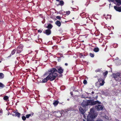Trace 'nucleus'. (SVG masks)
<instances>
[{"mask_svg":"<svg viewBox=\"0 0 121 121\" xmlns=\"http://www.w3.org/2000/svg\"><path fill=\"white\" fill-rule=\"evenodd\" d=\"M49 79L47 76L43 80V82L44 83L46 82Z\"/></svg>","mask_w":121,"mask_h":121,"instance_id":"obj_14","label":"nucleus"},{"mask_svg":"<svg viewBox=\"0 0 121 121\" xmlns=\"http://www.w3.org/2000/svg\"><path fill=\"white\" fill-rule=\"evenodd\" d=\"M97 114L94 111L93 108H91L90 109V113L88 115L87 119H90L92 120V119L94 118L97 116Z\"/></svg>","mask_w":121,"mask_h":121,"instance_id":"obj_3","label":"nucleus"},{"mask_svg":"<svg viewBox=\"0 0 121 121\" xmlns=\"http://www.w3.org/2000/svg\"><path fill=\"white\" fill-rule=\"evenodd\" d=\"M22 46H19L18 47L17 49V53H20L22 50Z\"/></svg>","mask_w":121,"mask_h":121,"instance_id":"obj_9","label":"nucleus"},{"mask_svg":"<svg viewBox=\"0 0 121 121\" xmlns=\"http://www.w3.org/2000/svg\"><path fill=\"white\" fill-rule=\"evenodd\" d=\"M98 97V96H97L96 97L97 98Z\"/></svg>","mask_w":121,"mask_h":121,"instance_id":"obj_47","label":"nucleus"},{"mask_svg":"<svg viewBox=\"0 0 121 121\" xmlns=\"http://www.w3.org/2000/svg\"><path fill=\"white\" fill-rule=\"evenodd\" d=\"M33 113H32V115H33Z\"/></svg>","mask_w":121,"mask_h":121,"instance_id":"obj_46","label":"nucleus"},{"mask_svg":"<svg viewBox=\"0 0 121 121\" xmlns=\"http://www.w3.org/2000/svg\"><path fill=\"white\" fill-rule=\"evenodd\" d=\"M83 121H85V120L84 119H83Z\"/></svg>","mask_w":121,"mask_h":121,"instance_id":"obj_44","label":"nucleus"},{"mask_svg":"<svg viewBox=\"0 0 121 121\" xmlns=\"http://www.w3.org/2000/svg\"><path fill=\"white\" fill-rule=\"evenodd\" d=\"M61 116V114L60 112H57L56 114V116L57 117H60Z\"/></svg>","mask_w":121,"mask_h":121,"instance_id":"obj_18","label":"nucleus"},{"mask_svg":"<svg viewBox=\"0 0 121 121\" xmlns=\"http://www.w3.org/2000/svg\"><path fill=\"white\" fill-rule=\"evenodd\" d=\"M57 70L58 72L60 74L62 73L63 71V69L61 67H58L57 68Z\"/></svg>","mask_w":121,"mask_h":121,"instance_id":"obj_8","label":"nucleus"},{"mask_svg":"<svg viewBox=\"0 0 121 121\" xmlns=\"http://www.w3.org/2000/svg\"><path fill=\"white\" fill-rule=\"evenodd\" d=\"M57 70L55 68H53L48 70L49 75L47 76L49 79L50 81H52L55 80L57 74L55 72H56Z\"/></svg>","mask_w":121,"mask_h":121,"instance_id":"obj_1","label":"nucleus"},{"mask_svg":"<svg viewBox=\"0 0 121 121\" xmlns=\"http://www.w3.org/2000/svg\"><path fill=\"white\" fill-rule=\"evenodd\" d=\"M107 16L108 17H107L108 18V17H110L109 18H110V17H111V16L110 15H108Z\"/></svg>","mask_w":121,"mask_h":121,"instance_id":"obj_36","label":"nucleus"},{"mask_svg":"<svg viewBox=\"0 0 121 121\" xmlns=\"http://www.w3.org/2000/svg\"><path fill=\"white\" fill-rule=\"evenodd\" d=\"M4 86L3 85V84L0 82V88L1 87L2 88L3 87H4Z\"/></svg>","mask_w":121,"mask_h":121,"instance_id":"obj_25","label":"nucleus"},{"mask_svg":"<svg viewBox=\"0 0 121 121\" xmlns=\"http://www.w3.org/2000/svg\"><path fill=\"white\" fill-rule=\"evenodd\" d=\"M38 31L39 32H40V33H41L42 32V31L41 30H38Z\"/></svg>","mask_w":121,"mask_h":121,"instance_id":"obj_31","label":"nucleus"},{"mask_svg":"<svg viewBox=\"0 0 121 121\" xmlns=\"http://www.w3.org/2000/svg\"><path fill=\"white\" fill-rule=\"evenodd\" d=\"M108 73V72L107 71H106L105 72H104L103 73V75L104 76H106L107 74Z\"/></svg>","mask_w":121,"mask_h":121,"instance_id":"obj_22","label":"nucleus"},{"mask_svg":"<svg viewBox=\"0 0 121 121\" xmlns=\"http://www.w3.org/2000/svg\"><path fill=\"white\" fill-rule=\"evenodd\" d=\"M56 1H59V0H56Z\"/></svg>","mask_w":121,"mask_h":121,"instance_id":"obj_42","label":"nucleus"},{"mask_svg":"<svg viewBox=\"0 0 121 121\" xmlns=\"http://www.w3.org/2000/svg\"><path fill=\"white\" fill-rule=\"evenodd\" d=\"M20 114H21L20 113L18 112H17L16 113L15 115L16 116H17L18 117H20Z\"/></svg>","mask_w":121,"mask_h":121,"instance_id":"obj_19","label":"nucleus"},{"mask_svg":"<svg viewBox=\"0 0 121 121\" xmlns=\"http://www.w3.org/2000/svg\"><path fill=\"white\" fill-rule=\"evenodd\" d=\"M52 26L51 24H49L47 26V28L48 29H51L52 27Z\"/></svg>","mask_w":121,"mask_h":121,"instance_id":"obj_17","label":"nucleus"},{"mask_svg":"<svg viewBox=\"0 0 121 121\" xmlns=\"http://www.w3.org/2000/svg\"><path fill=\"white\" fill-rule=\"evenodd\" d=\"M98 82L100 83L99 85L100 86H103L104 83V81L101 78L98 79Z\"/></svg>","mask_w":121,"mask_h":121,"instance_id":"obj_6","label":"nucleus"},{"mask_svg":"<svg viewBox=\"0 0 121 121\" xmlns=\"http://www.w3.org/2000/svg\"><path fill=\"white\" fill-rule=\"evenodd\" d=\"M60 4L59 5H63L64 4V2L62 0H61L60 2Z\"/></svg>","mask_w":121,"mask_h":121,"instance_id":"obj_20","label":"nucleus"},{"mask_svg":"<svg viewBox=\"0 0 121 121\" xmlns=\"http://www.w3.org/2000/svg\"><path fill=\"white\" fill-rule=\"evenodd\" d=\"M114 79L116 81L119 80V79L120 78V73H117L116 74H113L112 75Z\"/></svg>","mask_w":121,"mask_h":121,"instance_id":"obj_4","label":"nucleus"},{"mask_svg":"<svg viewBox=\"0 0 121 121\" xmlns=\"http://www.w3.org/2000/svg\"><path fill=\"white\" fill-rule=\"evenodd\" d=\"M100 103L101 102H100ZM101 103H100L99 104H96V105L95 106V108L98 111L102 110L103 109V107L101 105L98 104H100Z\"/></svg>","mask_w":121,"mask_h":121,"instance_id":"obj_5","label":"nucleus"},{"mask_svg":"<svg viewBox=\"0 0 121 121\" xmlns=\"http://www.w3.org/2000/svg\"><path fill=\"white\" fill-rule=\"evenodd\" d=\"M94 91H92L91 92V93L92 94H93L94 93Z\"/></svg>","mask_w":121,"mask_h":121,"instance_id":"obj_40","label":"nucleus"},{"mask_svg":"<svg viewBox=\"0 0 121 121\" xmlns=\"http://www.w3.org/2000/svg\"><path fill=\"white\" fill-rule=\"evenodd\" d=\"M79 110L80 112L82 114H83L86 111L85 110L83 109L82 107H80L79 108Z\"/></svg>","mask_w":121,"mask_h":121,"instance_id":"obj_7","label":"nucleus"},{"mask_svg":"<svg viewBox=\"0 0 121 121\" xmlns=\"http://www.w3.org/2000/svg\"><path fill=\"white\" fill-rule=\"evenodd\" d=\"M56 18L57 19H58L59 20H60L61 19V17L60 16H57L56 17Z\"/></svg>","mask_w":121,"mask_h":121,"instance_id":"obj_27","label":"nucleus"},{"mask_svg":"<svg viewBox=\"0 0 121 121\" xmlns=\"http://www.w3.org/2000/svg\"><path fill=\"white\" fill-rule=\"evenodd\" d=\"M81 97L82 98H87L86 97H84L83 95H82V96Z\"/></svg>","mask_w":121,"mask_h":121,"instance_id":"obj_34","label":"nucleus"},{"mask_svg":"<svg viewBox=\"0 0 121 121\" xmlns=\"http://www.w3.org/2000/svg\"><path fill=\"white\" fill-rule=\"evenodd\" d=\"M67 100H69V99H67Z\"/></svg>","mask_w":121,"mask_h":121,"instance_id":"obj_43","label":"nucleus"},{"mask_svg":"<svg viewBox=\"0 0 121 121\" xmlns=\"http://www.w3.org/2000/svg\"><path fill=\"white\" fill-rule=\"evenodd\" d=\"M59 102L58 101L55 100L54 101V102L53 103V104L55 106H56L59 103Z\"/></svg>","mask_w":121,"mask_h":121,"instance_id":"obj_12","label":"nucleus"},{"mask_svg":"<svg viewBox=\"0 0 121 121\" xmlns=\"http://www.w3.org/2000/svg\"><path fill=\"white\" fill-rule=\"evenodd\" d=\"M60 77L61 76L60 75Z\"/></svg>","mask_w":121,"mask_h":121,"instance_id":"obj_48","label":"nucleus"},{"mask_svg":"<svg viewBox=\"0 0 121 121\" xmlns=\"http://www.w3.org/2000/svg\"><path fill=\"white\" fill-rule=\"evenodd\" d=\"M65 65L66 66H67L68 65V64L67 63H65Z\"/></svg>","mask_w":121,"mask_h":121,"instance_id":"obj_38","label":"nucleus"},{"mask_svg":"<svg viewBox=\"0 0 121 121\" xmlns=\"http://www.w3.org/2000/svg\"><path fill=\"white\" fill-rule=\"evenodd\" d=\"M87 121H93V120H92L91 119H87Z\"/></svg>","mask_w":121,"mask_h":121,"instance_id":"obj_33","label":"nucleus"},{"mask_svg":"<svg viewBox=\"0 0 121 121\" xmlns=\"http://www.w3.org/2000/svg\"><path fill=\"white\" fill-rule=\"evenodd\" d=\"M56 24L58 26H60L61 25V23L59 21H57L55 22Z\"/></svg>","mask_w":121,"mask_h":121,"instance_id":"obj_13","label":"nucleus"},{"mask_svg":"<svg viewBox=\"0 0 121 121\" xmlns=\"http://www.w3.org/2000/svg\"><path fill=\"white\" fill-rule=\"evenodd\" d=\"M15 50H13L11 54L12 55H13L15 53Z\"/></svg>","mask_w":121,"mask_h":121,"instance_id":"obj_26","label":"nucleus"},{"mask_svg":"<svg viewBox=\"0 0 121 121\" xmlns=\"http://www.w3.org/2000/svg\"><path fill=\"white\" fill-rule=\"evenodd\" d=\"M115 9L117 11L119 12H121V7H117L116 6H114V7Z\"/></svg>","mask_w":121,"mask_h":121,"instance_id":"obj_11","label":"nucleus"},{"mask_svg":"<svg viewBox=\"0 0 121 121\" xmlns=\"http://www.w3.org/2000/svg\"><path fill=\"white\" fill-rule=\"evenodd\" d=\"M70 94L72 95H73V94L72 92H71L70 93Z\"/></svg>","mask_w":121,"mask_h":121,"instance_id":"obj_37","label":"nucleus"},{"mask_svg":"<svg viewBox=\"0 0 121 121\" xmlns=\"http://www.w3.org/2000/svg\"><path fill=\"white\" fill-rule=\"evenodd\" d=\"M83 116L84 117L85 116V115H84Z\"/></svg>","mask_w":121,"mask_h":121,"instance_id":"obj_49","label":"nucleus"},{"mask_svg":"<svg viewBox=\"0 0 121 121\" xmlns=\"http://www.w3.org/2000/svg\"><path fill=\"white\" fill-rule=\"evenodd\" d=\"M100 102L98 101H94L93 100H88L87 102L84 101L81 103V105L82 107L84 108H86L89 105L88 103H91L92 105H95L97 104L100 103Z\"/></svg>","mask_w":121,"mask_h":121,"instance_id":"obj_2","label":"nucleus"},{"mask_svg":"<svg viewBox=\"0 0 121 121\" xmlns=\"http://www.w3.org/2000/svg\"><path fill=\"white\" fill-rule=\"evenodd\" d=\"M74 19V17H73V19Z\"/></svg>","mask_w":121,"mask_h":121,"instance_id":"obj_45","label":"nucleus"},{"mask_svg":"<svg viewBox=\"0 0 121 121\" xmlns=\"http://www.w3.org/2000/svg\"><path fill=\"white\" fill-rule=\"evenodd\" d=\"M9 97L7 96H4L3 99L4 100H6L7 101H8Z\"/></svg>","mask_w":121,"mask_h":121,"instance_id":"obj_15","label":"nucleus"},{"mask_svg":"<svg viewBox=\"0 0 121 121\" xmlns=\"http://www.w3.org/2000/svg\"><path fill=\"white\" fill-rule=\"evenodd\" d=\"M116 121H119L118 119H116Z\"/></svg>","mask_w":121,"mask_h":121,"instance_id":"obj_41","label":"nucleus"},{"mask_svg":"<svg viewBox=\"0 0 121 121\" xmlns=\"http://www.w3.org/2000/svg\"><path fill=\"white\" fill-rule=\"evenodd\" d=\"M51 31L49 29H47L45 31V32L44 33L46 34L47 35H49L51 33Z\"/></svg>","mask_w":121,"mask_h":121,"instance_id":"obj_10","label":"nucleus"},{"mask_svg":"<svg viewBox=\"0 0 121 121\" xmlns=\"http://www.w3.org/2000/svg\"><path fill=\"white\" fill-rule=\"evenodd\" d=\"M83 83L85 84H86L87 83V81L86 80H84L83 81Z\"/></svg>","mask_w":121,"mask_h":121,"instance_id":"obj_28","label":"nucleus"},{"mask_svg":"<svg viewBox=\"0 0 121 121\" xmlns=\"http://www.w3.org/2000/svg\"><path fill=\"white\" fill-rule=\"evenodd\" d=\"M99 51V49L98 48H94L93 51L95 52H97Z\"/></svg>","mask_w":121,"mask_h":121,"instance_id":"obj_16","label":"nucleus"},{"mask_svg":"<svg viewBox=\"0 0 121 121\" xmlns=\"http://www.w3.org/2000/svg\"><path fill=\"white\" fill-rule=\"evenodd\" d=\"M89 55L90 56L92 57H93L94 56V55L92 53H90L89 54Z\"/></svg>","mask_w":121,"mask_h":121,"instance_id":"obj_23","label":"nucleus"},{"mask_svg":"<svg viewBox=\"0 0 121 121\" xmlns=\"http://www.w3.org/2000/svg\"><path fill=\"white\" fill-rule=\"evenodd\" d=\"M4 77V75L3 73H0V78H3Z\"/></svg>","mask_w":121,"mask_h":121,"instance_id":"obj_21","label":"nucleus"},{"mask_svg":"<svg viewBox=\"0 0 121 121\" xmlns=\"http://www.w3.org/2000/svg\"><path fill=\"white\" fill-rule=\"evenodd\" d=\"M100 70L99 69H97L96 70H95V72H100Z\"/></svg>","mask_w":121,"mask_h":121,"instance_id":"obj_30","label":"nucleus"},{"mask_svg":"<svg viewBox=\"0 0 121 121\" xmlns=\"http://www.w3.org/2000/svg\"><path fill=\"white\" fill-rule=\"evenodd\" d=\"M70 13V12L69 11H68L66 12V13L67 15H69Z\"/></svg>","mask_w":121,"mask_h":121,"instance_id":"obj_29","label":"nucleus"},{"mask_svg":"<svg viewBox=\"0 0 121 121\" xmlns=\"http://www.w3.org/2000/svg\"><path fill=\"white\" fill-rule=\"evenodd\" d=\"M28 114H27V115H26V117L27 118H29V116H28Z\"/></svg>","mask_w":121,"mask_h":121,"instance_id":"obj_32","label":"nucleus"},{"mask_svg":"<svg viewBox=\"0 0 121 121\" xmlns=\"http://www.w3.org/2000/svg\"><path fill=\"white\" fill-rule=\"evenodd\" d=\"M96 121H103L101 120H96Z\"/></svg>","mask_w":121,"mask_h":121,"instance_id":"obj_35","label":"nucleus"},{"mask_svg":"<svg viewBox=\"0 0 121 121\" xmlns=\"http://www.w3.org/2000/svg\"><path fill=\"white\" fill-rule=\"evenodd\" d=\"M22 119L23 120H25L26 119V117L24 116H23L22 117Z\"/></svg>","mask_w":121,"mask_h":121,"instance_id":"obj_24","label":"nucleus"},{"mask_svg":"<svg viewBox=\"0 0 121 121\" xmlns=\"http://www.w3.org/2000/svg\"><path fill=\"white\" fill-rule=\"evenodd\" d=\"M28 116H29V117H30V116H31V115L30 114H28Z\"/></svg>","mask_w":121,"mask_h":121,"instance_id":"obj_39","label":"nucleus"}]
</instances>
